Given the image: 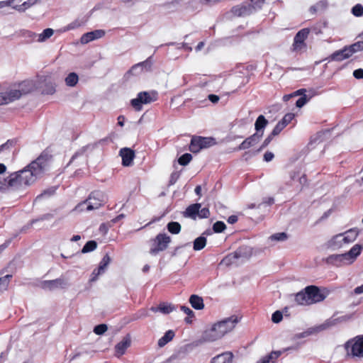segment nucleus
I'll use <instances>...</instances> for the list:
<instances>
[{
  "instance_id": "nucleus-1",
  "label": "nucleus",
  "mask_w": 363,
  "mask_h": 363,
  "mask_svg": "<svg viewBox=\"0 0 363 363\" xmlns=\"http://www.w3.org/2000/svg\"><path fill=\"white\" fill-rule=\"evenodd\" d=\"M48 163V157L40 155L23 169L11 173L6 178L0 177V191L26 189L43 175Z\"/></svg>"
},
{
  "instance_id": "nucleus-2",
  "label": "nucleus",
  "mask_w": 363,
  "mask_h": 363,
  "mask_svg": "<svg viewBox=\"0 0 363 363\" xmlns=\"http://www.w3.org/2000/svg\"><path fill=\"white\" fill-rule=\"evenodd\" d=\"M239 322V318L233 315L214 323L209 329L205 330L203 338L206 341L213 342L222 338L231 332Z\"/></svg>"
},
{
  "instance_id": "nucleus-3",
  "label": "nucleus",
  "mask_w": 363,
  "mask_h": 363,
  "mask_svg": "<svg viewBox=\"0 0 363 363\" xmlns=\"http://www.w3.org/2000/svg\"><path fill=\"white\" fill-rule=\"evenodd\" d=\"M36 88V84L33 80H25L12 85L6 92H4L6 104L19 99L21 96L32 92Z\"/></svg>"
},
{
  "instance_id": "nucleus-4",
  "label": "nucleus",
  "mask_w": 363,
  "mask_h": 363,
  "mask_svg": "<svg viewBox=\"0 0 363 363\" xmlns=\"http://www.w3.org/2000/svg\"><path fill=\"white\" fill-rule=\"evenodd\" d=\"M362 248V245L356 244L346 253L330 255L327 262L338 267L352 264L361 254Z\"/></svg>"
},
{
  "instance_id": "nucleus-5",
  "label": "nucleus",
  "mask_w": 363,
  "mask_h": 363,
  "mask_svg": "<svg viewBox=\"0 0 363 363\" xmlns=\"http://www.w3.org/2000/svg\"><path fill=\"white\" fill-rule=\"evenodd\" d=\"M158 93L157 91H141L137 97L131 100L130 104L136 111H140L143 104H148L157 101Z\"/></svg>"
},
{
  "instance_id": "nucleus-6",
  "label": "nucleus",
  "mask_w": 363,
  "mask_h": 363,
  "mask_svg": "<svg viewBox=\"0 0 363 363\" xmlns=\"http://www.w3.org/2000/svg\"><path fill=\"white\" fill-rule=\"evenodd\" d=\"M345 348L348 357L363 358V336H358L347 341Z\"/></svg>"
},
{
  "instance_id": "nucleus-7",
  "label": "nucleus",
  "mask_w": 363,
  "mask_h": 363,
  "mask_svg": "<svg viewBox=\"0 0 363 363\" xmlns=\"http://www.w3.org/2000/svg\"><path fill=\"white\" fill-rule=\"evenodd\" d=\"M171 238L165 233L158 234L155 239L151 241L150 253L152 255L158 254L160 252L165 250Z\"/></svg>"
},
{
  "instance_id": "nucleus-8",
  "label": "nucleus",
  "mask_w": 363,
  "mask_h": 363,
  "mask_svg": "<svg viewBox=\"0 0 363 363\" xmlns=\"http://www.w3.org/2000/svg\"><path fill=\"white\" fill-rule=\"evenodd\" d=\"M184 216L194 220L196 218H206L210 216V211L208 208H201V203H194L186 208Z\"/></svg>"
},
{
  "instance_id": "nucleus-9",
  "label": "nucleus",
  "mask_w": 363,
  "mask_h": 363,
  "mask_svg": "<svg viewBox=\"0 0 363 363\" xmlns=\"http://www.w3.org/2000/svg\"><path fill=\"white\" fill-rule=\"evenodd\" d=\"M216 144L212 138L194 137L189 145V150L194 153L199 152L201 150L208 148Z\"/></svg>"
},
{
  "instance_id": "nucleus-10",
  "label": "nucleus",
  "mask_w": 363,
  "mask_h": 363,
  "mask_svg": "<svg viewBox=\"0 0 363 363\" xmlns=\"http://www.w3.org/2000/svg\"><path fill=\"white\" fill-rule=\"evenodd\" d=\"M310 33L308 28H303L299 30L294 37L292 45V51L295 52H301L305 50L306 44L305 40Z\"/></svg>"
},
{
  "instance_id": "nucleus-11",
  "label": "nucleus",
  "mask_w": 363,
  "mask_h": 363,
  "mask_svg": "<svg viewBox=\"0 0 363 363\" xmlns=\"http://www.w3.org/2000/svg\"><path fill=\"white\" fill-rule=\"evenodd\" d=\"M101 194L99 192L92 193L89 197L82 202V205H86V211H89L99 208L102 205Z\"/></svg>"
},
{
  "instance_id": "nucleus-12",
  "label": "nucleus",
  "mask_w": 363,
  "mask_h": 363,
  "mask_svg": "<svg viewBox=\"0 0 363 363\" xmlns=\"http://www.w3.org/2000/svg\"><path fill=\"white\" fill-rule=\"evenodd\" d=\"M67 285V281L63 278H59L53 280L44 281L41 283V287L45 290H55L56 289H62Z\"/></svg>"
},
{
  "instance_id": "nucleus-13",
  "label": "nucleus",
  "mask_w": 363,
  "mask_h": 363,
  "mask_svg": "<svg viewBox=\"0 0 363 363\" xmlns=\"http://www.w3.org/2000/svg\"><path fill=\"white\" fill-rule=\"evenodd\" d=\"M306 288L308 294V300H309L310 305L320 302L325 298V296L320 292V290L318 287L315 286H307Z\"/></svg>"
},
{
  "instance_id": "nucleus-14",
  "label": "nucleus",
  "mask_w": 363,
  "mask_h": 363,
  "mask_svg": "<svg viewBox=\"0 0 363 363\" xmlns=\"http://www.w3.org/2000/svg\"><path fill=\"white\" fill-rule=\"evenodd\" d=\"M263 136V133H255L252 135L246 138L238 147V150H242L248 149L251 147L255 146L256 144L259 143L262 137Z\"/></svg>"
},
{
  "instance_id": "nucleus-15",
  "label": "nucleus",
  "mask_w": 363,
  "mask_h": 363,
  "mask_svg": "<svg viewBox=\"0 0 363 363\" xmlns=\"http://www.w3.org/2000/svg\"><path fill=\"white\" fill-rule=\"evenodd\" d=\"M105 35V31L103 30H95L94 31L88 32L83 34L80 38L82 44H87L88 43L99 39Z\"/></svg>"
},
{
  "instance_id": "nucleus-16",
  "label": "nucleus",
  "mask_w": 363,
  "mask_h": 363,
  "mask_svg": "<svg viewBox=\"0 0 363 363\" xmlns=\"http://www.w3.org/2000/svg\"><path fill=\"white\" fill-rule=\"evenodd\" d=\"M120 156L122 158V164L125 167H129L133 164L135 152L130 148L124 147L120 150Z\"/></svg>"
},
{
  "instance_id": "nucleus-17",
  "label": "nucleus",
  "mask_w": 363,
  "mask_h": 363,
  "mask_svg": "<svg viewBox=\"0 0 363 363\" xmlns=\"http://www.w3.org/2000/svg\"><path fill=\"white\" fill-rule=\"evenodd\" d=\"M111 259L108 255H106L99 263L98 269L93 271L91 281H94L98 277L104 273L107 266L109 264Z\"/></svg>"
},
{
  "instance_id": "nucleus-18",
  "label": "nucleus",
  "mask_w": 363,
  "mask_h": 363,
  "mask_svg": "<svg viewBox=\"0 0 363 363\" xmlns=\"http://www.w3.org/2000/svg\"><path fill=\"white\" fill-rule=\"evenodd\" d=\"M232 12L237 16H247L253 13L248 2L234 6L232 9Z\"/></svg>"
},
{
  "instance_id": "nucleus-19",
  "label": "nucleus",
  "mask_w": 363,
  "mask_h": 363,
  "mask_svg": "<svg viewBox=\"0 0 363 363\" xmlns=\"http://www.w3.org/2000/svg\"><path fill=\"white\" fill-rule=\"evenodd\" d=\"M130 338L126 336L115 346V355L120 357L125 354V350L130 346Z\"/></svg>"
},
{
  "instance_id": "nucleus-20",
  "label": "nucleus",
  "mask_w": 363,
  "mask_h": 363,
  "mask_svg": "<svg viewBox=\"0 0 363 363\" xmlns=\"http://www.w3.org/2000/svg\"><path fill=\"white\" fill-rule=\"evenodd\" d=\"M350 56H352L351 51L349 50L348 47H345L342 50H337L333 53L330 58L333 61H342L349 58Z\"/></svg>"
},
{
  "instance_id": "nucleus-21",
  "label": "nucleus",
  "mask_w": 363,
  "mask_h": 363,
  "mask_svg": "<svg viewBox=\"0 0 363 363\" xmlns=\"http://www.w3.org/2000/svg\"><path fill=\"white\" fill-rule=\"evenodd\" d=\"M54 33L52 28H46L41 33H31L30 37L33 40L39 43H42L49 39Z\"/></svg>"
},
{
  "instance_id": "nucleus-22",
  "label": "nucleus",
  "mask_w": 363,
  "mask_h": 363,
  "mask_svg": "<svg viewBox=\"0 0 363 363\" xmlns=\"http://www.w3.org/2000/svg\"><path fill=\"white\" fill-rule=\"evenodd\" d=\"M233 357L232 352H223L213 357L211 363H233Z\"/></svg>"
},
{
  "instance_id": "nucleus-23",
  "label": "nucleus",
  "mask_w": 363,
  "mask_h": 363,
  "mask_svg": "<svg viewBox=\"0 0 363 363\" xmlns=\"http://www.w3.org/2000/svg\"><path fill=\"white\" fill-rule=\"evenodd\" d=\"M341 235L342 236L344 243L348 245L357 239L359 235V231L357 229H350Z\"/></svg>"
},
{
  "instance_id": "nucleus-24",
  "label": "nucleus",
  "mask_w": 363,
  "mask_h": 363,
  "mask_svg": "<svg viewBox=\"0 0 363 363\" xmlns=\"http://www.w3.org/2000/svg\"><path fill=\"white\" fill-rule=\"evenodd\" d=\"M191 306L196 310H202L204 308L203 300L202 297L193 294L189 298Z\"/></svg>"
},
{
  "instance_id": "nucleus-25",
  "label": "nucleus",
  "mask_w": 363,
  "mask_h": 363,
  "mask_svg": "<svg viewBox=\"0 0 363 363\" xmlns=\"http://www.w3.org/2000/svg\"><path fill=\"white\" fill-rule=\"evenodd\" d=\"M307 288L304 291L296 294L295 297L296 302L299 305H310Z\"/></svg>"
},
{
  "instance_id": "nucleus-26",
  "label": "nucleus",
  "mask_w": 363,
  "mask_h": 363,
  "mask_svg": "<svg viewBox=\"0 0 363 363\" xmlns=\"http://www.w3.org/2000/svg\"><path fill=\"white\" fill-rule=\"evenodd\" d=\"M267 124L268 121L264 116L262 115L259 116L255 123V128L257 131L256 133H264L263 130Z\"/></svg>"
},
{
  "instance_id": "nucleus-27",
  "label": "nucleus",
  "mask_w": 363,
  "mask_h": 363,
  "mask_svg": "<svg viewBox=\"0 0 363 363\" xmlns=\"http://www.w3.org/2000/svg\"><path fill=\"white\" fill-rule=\"evenodd\" d=\"M65 84L67 86L73 87L77 85L79 82V77L75 72H70L65 79Z\"/></svg>"
},
{
  "instance_id": "nucleus-28",
  "label": "nucleus",
  "mask_w": 363,
  "mask_h": 363,
  "mask_svg": "<svg viewBox=\"0 0 363 363\" xmlns=\"http://www.w3.org/2000/svg\"><path fill=\"white\" fill-rule=\"evenodd\" d=\"M344 245V240L341 234L335 235L330 241V245L334 248L342 247Z\"/></svg>"
},
{
  "instance_id": "nucleus-29",
  "label": "nucleus",
  "mask_w": 363,
  "mask_h": 363,
  "mask_svg": "<svg viewBox=\"0 0 363 363\" xmlns=\"http://www.w3.org/2000/svg\"><path fill=\"white\" fill-rule=\"evenodd\" d=\"M86 22V18H77L66 26L65 30H70L79 28L84 25Z\"/></svg>"
},
{
  "instance_id": "nucleus-30",
  "label": "nucleus",
  "mask_w": 363,
  "mask_h": 363,
  "mask_svg": "<svg viewBox=\"0 0 363 363\" xmlns=\"http://www.w3.org/2000/svg\"><path fill=\"white\" fill-rule=\"evenodd\" d=\"M174 336V333L172 330H168L165 333L163 337L158 340V345L162 347L167 343L171 341Z\"/></svg>"
},
{
  "instance_id": "nucleus-31",
  "label": "nucleus",
  "mask_w": 363,
  "mask_h": 363,
  "mask_svg": "<svg viewBox=\"0 0 363 363\" xmlns=\"http://www.w3.org/2000/svg\"><path fill=\"white\" fill-rule=\"evenodd\" d=\"M206 245V238L203 236H200L194 241V250L196 251L201 250L205 247Z\"/></svg>"
},
{
  "instance_id": "nucleus-32",
  "label": "nucleus",
  "mask_w": 363,
  "mask_h": 363,
  "mask_svg": "<svg viewBox=\"0 0 363 363\" xmlns=\"http://www.w3.org/2000/svg\"><path fill=\"white\" fill-rule=\"evenodd\" d=\"M22 0H16L13 4V9H16L18 11H24L26 9H27L28 8H29L30 6H32L33 4H34V1H32V0H30L28 1H25L23 2L21 5H18L17 3H19L21 2Z\"/></svg>"
},
{
  "instance_id": "nucleus-33",
  "label": "nucleus",
  "mask_w": 363,
  "mask_h": 363,
  "mask_svg": "<svg viewBox=\"0 0 363 363\" xmlns=\"http://www.w3.org/2000/svg\"><path fill=\"white\" fill-rule=\"evenodd\" d=\"M265 0H250L249 3L252 13H255L261 9L264 4Z\"/></svg>"
},
{
  "instance_id": "nucleus-34",
  "label": "nucleus",
  "mask_w": 363,
  "mask_h": 363,
  "mask_svg": "<svg viewBox=\"0 0 363 363\" xmlns=\"http://www.w3.org/2000/svg\"><path fill=\"white\" fill-rule=\"evenodd\" d=\"M167 229L172 234H178L181 230V225L177 222H170L167 224Z\"/></svg>"
},
{
  "instance_id": "nucleus-35",
  "label": "nucleus",
  "mask_w": 363,
  "mask_h": 363,
  "mask_svg": "<svg viewBox=\"0 0 363 363\" xmlns=\"http://www.w3.org/2000/svg\"><path fill=\"white\" fill-rule=\"evenodd\" d=\"M11 275H6L0 278V293L6 291L8 288Z\"/></svg>"
},
{
  "instance_id": "nucleus-36",
  "label": "nucleus",
  "mask_w": 363,
  "mask_h": 363,
  "mask_svg": "<svg viewBox=\"0 0 363 363\" xmlns=\"http://www.w3.org/2000/svg\"><path fill=\"white\" fill-rule=\"evenodd\" d=\"M158 309L163 314H169L174 311V307L172 304L162 303L160 304Z\"/></svg>"
},
{
  "instance_id": "nucleus-37",
  "label": "nucleus",
  "mask_w": 363,
  "mask_h": 363,
  "mask_svg": "<svg viewBox=\"0 0 363 363\" xmlns=\"http://www.w3.org/2000/svg\"><path fill=\"white\" fill-rule=\"evenodd\" d=\"M97 247V244L94 240L87 242L82 250V253H87L94 251Z\"/></svg>"
},
{
  "instance_id": "nucleus-38",
  "label": "nucleus",
  "mask_w": 363,
  "mask_h": 363,
  "mask_svg": "<svg viewBox=\"0 0 363 363\" xmlns=\"http://www.w3.org/2000/svg\"><path fill=\"white\" fill-rule=\"evenodd\" d=\"M352 55L357 52L363 50V41H358L348 47Z\"/></svg>"
},
{
  "instance_id": "nucleus-39",
  "label": "nucleus",
  "mask_w": 363,
  "mask_h": 363,
  "mask_svg": "<svg viewBox=\"0 0 363 363\" xmlns=\"http://www.w3.org/2000/svg\"><path fill=\"white\" fill-rule=\"evenodd\" d=\"M287 234L285 233H277L272 235L269 239L273 241H284L287 239Z\"/></svg>"
},
{
  "instance_id": "nucleus-40",
  "label": "nucleus",
  "mask_w": 363,
  "mask_h": 363,
  "mask_svg": "<svg viewBox=\"0 0 363 363\" xmlns=\"http://www.w3.org/2000/svg\"><path fill=\"white\" fill-rule=\"evenodd\" d=\"M192 156L191 154L185 153L179 158L178 162L179 163V164L185 166L190 162Z\"/></svg>"
},
{
  "instance_id": "nucleus-41",
  "label": "nucleus",
  "mask_w": 363,
  "mask_h": 363,
  "mask_svg": "<svg viewBox=\"0 0 363 363\" xmlns=\"http://www.w3.org/2000/svg\"><path fill=\"white\" fill-rule=\"evenodd\" d=\"M352 13L357 17H361L363 16V6L360 4H357L354 6L352 9Z\"/></svg>"
},
{
  "instance_id": "nucleus-42",
  "label": "nucleus",
  "mask_w": 363,
  "mask_h": 363,
  "mask_svg": "<svg viewBox=\"0 0 363 363\" xmlns=\"http://www.w3.org/2000/svg\"><path fill=\"white\" fill-rule=\"evenodd\" d=\"M225 228V224L222 221H217L213 225V230L215 233H222Z\"/></svg>"
},
{
  "instance_id": "nucleus-43",
  "label": "nucleus",
  "mask_w": 363,
  "mask_h": 363,
  "mask_svg": "<svg viewBox=\"0 0 363 363\" xmlns=\"http://www.w3.org/2000/svg\"><path fill=\"white\" fill-rule=\"evenodd\" d=\"M295 115L294 113H289L286 114L282 120L279 121L284 127L285 128L294 118Z\"/></svg>"
},
{
  "instance_id": "nucleus-44",
  "label": "nucleus",
  "mask_w": 363,
  "mask_h": 363,
  "mask_svg": "<svg viewBox=\"0 0 363 363\" xmlns=\"http://www.w3.org/2000/svg\"><path fill=\"white\" fill-rule=\"evenodd\" d=\"M107 329H108V328H107L106 325L101 324V325H96L94 328V332L97 335H102L107 330Z\"/></svg>"
},
{
  "instance_id": "nucleus-45",
  "label": "nucleus",
  "mask_w": 363,
  "mask_h": 363,
  "mask_svg": "<svg viewBox=\"0 0 363 363\" xmlns=\"http://www.w3.org/2000/svg\"><path fill=\"white\" fill-rule=\"evenodd\" d=\"M12 146H13V142L11 140H8L6 143L0 145V153L1 152H5V151L10 152V150Z\"/></svg>"
},
{
  "instance_id": "nucleus-46",
  "label": "nucleus",
  "mask_w": 363,
  "mask_h": 363,
  "mask_svg": "<svg viewBox=\"0 0 363 363\" xmlns=\"http://www.w3.org/2000/svg\"><path fill=\"white\" fill-rule=\"evenodd\" d=\"M282 313L280 311H277L272 314V320L274 323H278L282 320Z\"/></svg>"
},
{
  "instance_id": "nucleus-47",
  "label": "nucleus",
  "mask_w": 363,
  "mask_h": 363,
  "mask_svg": "<svg viewBox=\"0 0 363 363\" xmlns=\"http://www.w3.org/2000/svg\"><path fill=\"white\" fill-rule=\"evenodd\" d=\"M284 128V125H282V123H281L280 122H279L276 126L274 127V128L273 129L272 132L271 133V134L273 135V136H275V135H279L281 131Z\"/></svg>"
},
{
  "instance_id": "nucleus-48",
  "label": "nucleus",
  "mask_w": 363,
  "mask_h": 363,
  "mask_svg": "<svg viewBox=\"0 0 363 363\" xmlns=\"http://www.w3.org/2000/svg\"><path fill=\"white\" fill-rule=\"evenodd\" d=\"M307 101L308 99H306V96L304 95L297 100L296 105L298 108H301L307 103Z\"/></svg>"
},
{
  "instance_id": "nucleus-49",
  "label": "nucleus",
  "mask_w": 363,
  "mask_h": 363,
  "mask_svg": "<svg viewBox=\"0 0 363 363\" xmlns=\"http://www.w3.org/2000/svg\"><path fill=\"white\" fill-rule=\"evenodd\" d=\"M273 135L272 134L269 135L266 138L265 140H264L262 145H261L259 150L264 149V147H266L272 141V138H273Z\"/></svg>"
},
{
  "instance_id": "nucleus-50",
  "label": "nucleus",
  "mask_w": 363,
  "mask_h": 363,
  "mask_svg": "<svg viewBox=\"0 0 363 363\" xmlns=\"http://www.w3.org/2000/svg\"><path fill=\"white\" fill-rule=\"evenodd\" d=\"M353 76L356 78V79H363V69H355L354 72H353Z\"/></svg>"
},
{
  "instance_id": "nucleus-51",
  "label": "nucleus",
  "mask_w": 363,
  "mask_h": 363,
  "mask_svg": "<svg viewBox=\"0 0 363 363\" xmlns=\"http://www.w3.org/2000/svg\"><path fill=\"white\" fill-rule=\"evenodd\" d=\"M237 258V255L235 254H232V255H229L228 256L225 257L221 262V263H224L225 264H228L230 263V262L233 259H235Z\"/></svg>"
},
{
  "instance_id": "nucleus-52",
  "label": "nucleus",
  "mask_w": 363,
  "mask_h": 363,
  "mask_svg": "<svg viewBox=\"0 0 363 363\" xmlns=\"http://www.w3.org/2000/svg\"><path fill=\"white\" fill-rule=\"evenodd\" d=\"M16 0H8L0 1V9L4 7L11 6Z\"/></svg>"
},
{
  "instance_id": "nucleus-53",
  "label": "nucleus",
  "mask_w": 363,
  "mask_h": 363,
  "mask_svg": "<svg viewBox=\"0 0 363 363\" xmlns=\"http://www.w3.org/2000/svg\"><path fill=\"white\" fill-rule=\"evenodd\" d=\"M274 157V155L272 152H267L264 155V160L266 162H270L273 160Z\"/></svg>"
},
{
  "instance_id": "nucleus-54",
  "label": "nucleus",
  "mask_w": 363,
  "mask_h": 363,
  "mask_svg": "<svg viewBox=\"0 0 363 363\" xmlns=\"http://www.w3.org/2000/svg\"><path fill=\"white\" fill-rule=\"evenodd\" d=\"M55 91V88L53 85H50L48 87L47 89H44L43 91V94H54Z\"/></svg>"
},
{
  "instance_id": "nucleus-55",
  "label": "nucleus",
  "mask_w": 363,
  "mask_h": 363,
  "mask_svg": "<svg viewBox=\"0 0 363 363\" xmlns=\"http://www.w3.org/2000/svg\"><path fill=\"white\" fill-rule=\"evenodd\" d=\"M298 177V182L299 183L298 188L301 189V187L306 183V178L304 175Z\"/></svg>"
},
{
  "instance_id": "nucleus-56",
  "label": "nucleus",
  "mask_w": 363,
  "mask_h": 363,
  "mask_svg": "<svg viewBox=\"0 0 363 363\" xmlns=\"http://www.w3.org/2000/svg\"><path fill=\"white\" fill-rule=\"evenodd\" d=\"M273 354H274L277 357H278V354L277 353L271 354L270 355H268L265 357H264L261 361L258 363H269L270 359L272 358Z\"/></svg>"
},
{
  "instance_id": "nucleus-57",
  "label": "nucleus",
  "mask_w": 363,
  "mask_h": 363,
  "mask_svg": "<svg viewBox=\"0 0 363 363\" xmlns=\"http://www.w3.org/2000/svg\"><path fill=\"white\" fill-rule=\"evenodd\" d=\"M181 310L188 315L192 316L194 315V312L189 307L183 306L181 307Z\"/></svg>"
},
{
  "instance_id": "nucleus-58",
  "label": "nucleus",
  "mask_w": 363,
  "mask_h": 363,
  "mask_svg": "<svg viewBox=\"0 0 363 363\" xmlns=\"http://www.w3.org/2000/svg\"><path fill=\"white\" fill-rule=\"evenodd\" d=\"M74 210L77 212H82L84 211H86V205H82V202L79 203L74 208Z\"/></svg>"
},
{
  "instance_id": "nucleus-59",
  "label": "nucleus",
  "mask_w": 363,
  "mask_h": 363,
  "mask_svg": "<svg viewBox=\"0 0 363 363\" xmlns=\"http://www.w3.org/2000/svg\"><path fill=\"white\" fill-rule=\"evenodd\" d=\"M194 0H174V3L179 4H183V5H188L192 3Z\"/></svg>"
},
{
  "instance_id": "nucleus-60",
  "label": "nucleus",
  "mask_w": 363,
  "mask_h": 363,
  "mask_svg": "<svg viewBox=\"0 0 363 363\" xmlns=\"http://www.w3.org/2000/svg\"><path fill=\"white\" fill-rule=\"evenodd\" d=\"M208 99L213 104L217 103L219 100V97L215 94L208 95Z\"/></svg>"
},
{
  "instance_id": "nucleus-61",
  "label": "nucleus",
  "mask_w": 363,
  "mask_h": 363,
  "mask_svg": "<svg viewBox=\"0 0 363 363\" xmlns=\"http://www.w3.org/2000/svg\"><path fill=\"white\" fill-rule=\"evenodd\" d=\"M149 313H148V311L145 309H143L142 311H140L139 312V314H138V318H145L147 316H149Z\"/></svg>"
},
{
  "instance_id": "nucleus-62",
  "label": "nucleus",
  "mask_w": 363,
  "mask_h": 363,
  "mask_svg": "<svg viewBox=\"0 0 363 363\" xmlns=\"http://www.w3.org/2000/svg\"><path fill=\"white\" fill-rule=\"evenodd\" d=\"M238 221V216L233 215L228 218V222L230 224H234Z\"/></svg>"
},
{
  "instance_id": "nucleus-63",
  "label": "nucleus",
  "mask_w": 363,
  "mask_h": 363,
  "mask_svg": "<svg viewBox=\"0 0 363 363\" xmlns=\"http://www.w3.org/2000/svg\"><path fill=\"white\" fill-rule=\"evenodd\" d=\"M354 293L357 295L362 294L363 293V284L359 286L356 287L354 289Z\"/></svg>"
},
{
  "instance_id": "nucleus-64",
  "label": "nucleus",
  "mask_w": 363,
  "mask_h": 363,
  "mask_svg": "<svg viewBox=\"0 0 363 363\" xmlns=\"http://www.w3.org/2000/svg\"><path fill=\"white\" fill-rule=\"evenodd\" d=\"M125 217V215L124 214H120L118 215V216H116L115 218H113L111 222L112 223H116L118 222V220H120L121 219Z\"/></svg>"
}]
</instances>
